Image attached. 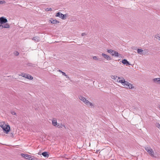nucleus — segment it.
I'll use <instances>...</instances> for the list:
<instances>
[{
  "mask_svg": "<svg viewBox=\"0 0 160 160\" xmlns=\"http://www.w3.org/2000/svg\"><path fill=\"white\" fill-rule=\"evenodd\" d=\"M0 126L6 133H8L10 130V127L9 125H5L3 122L0 123Z\"/></svg>",
  "mask_w": 160,
  "mask_h": 160,
  "instance_id": "1",
  "label": "nucleus"
},
{
  "mask_svg": "<svg viewBox=\"0 0 160 160\" xmlns=\"http://www.w3.org/2000/svg\"><path fill=\"white\" fill-rule=\"evenodd\" d=\"M21 156L25 159H29V160H36L38 159L34 156L27 154L22 153L21 154Z\"/></svg>",
  "mask_w": 160,
  "mask_h": 160,
  "instance_id": "2",
  "label": "nucleus"
},
{
  "mask_svg": "<svg viewBox=\"0 0 160 160\" xmlns=\"http://www.w3.org/2000/svg\"><path fill=\"white\" fill-rule=\"evenodd\" d=\"M55 16L57 17H58L62 19L65 20L67 19L66 17H67L68 15L67 14H63L60 12H58L56 14Z\"/></svg>",
  "mask_w": 160,
  "mask_h": 160,
  "instance_id": "3",
  "label": "nucleus"
},
{
  "mask_svg": "<svg viewBox=\"0 0 160 160\" xmlns=\"http://www.w3.org/2000/svg\"><path fill=\"white\" fill-rule=\"evenodd\" d=\"M145 149L150 156L152 157H154V152L153 150L150 147H146L145 148Z\"/></svg>",
  "mask_w": 160,
  "mask_h": 160,
  "instance_id": "4",
  "label": "nucleus"
},
{
  "mask_svg": "<svg viewBox=\"0 0 160 160\" xmlns=\"http://www.w3.org/2000/svg\"><path fill=\"white\" fill-rule=\"evenodd\" d=\"M8 21H0V23L2 24L0 25V27L8 28L9 27V25L7 23H5L7 22Z\"/></svg>",
  "mask_w": 160,
  "mask_h": 160,
  "instance_id": "5",
  "label": "nucleus"
},
{
  "mask_svg": "<svg viewBox=\"0 0 160 160\" xmlns=\"http://www.w3.org/2000/svg\"><path fill=\"white\" fill-rule=\"evenodd\" d=\"M122 78L121 80H119V82L121 83L123 86H127L129 83L128 82L126 81L123 77H122Z\"/></svg>",
  "mask_w": 160,
  "mask_h": 160,
  "instance_id": "6",
  "label": "nucleus"
},
{
  "mask_svg": "<svg viewBox=\"0 0 160 160\" xmlns=\"http://www.w3.org/2000/svg\"><path fill=\"white\" fill-rule=\"evenodd\" d=\"M102 55L107 60H111L112 59L108 55L102 53Z\"/></svg>",
  "mask_w": 160,
  "mask_h": 160,
  "instance_id": "7",
  "label": "nucleus"
},
{
  "mask_svg": "<svg viewBox=\"0 0 160 160\" xmlns=\"http://www.w3.org/2000/svg\"><path fill=\"white\" fill-rule=\"evenodd\" d=\"M112 55L116 57H118L120 55V54L118 52L113 50Z\"/></svg>",
  "mask_w": 160,
  "mask_h": 160,
  "instance_id": "8",
  "label": "nucleus"
},
{
  "mask_svg": "<svg viewBox=\"0 0 160 160\" xmlns=\"http://www.w3.org/2000/svg\"><path fill=\"white\" fill-rule=\"evenodd\" d=\"M81 100L83 102L86 104L87 102L88 101L85 98L81 96Z\"/></svg>",
  "mask_w": 160,
  "mask_h": 160,
  "instance_id": "9",
  "label": "nucleus"
},
{
  "mask_svg": "<svg viewBox=\"0 0 160 160\" xmlns=\"http://www.w3.org/2000/svg\"><path fill=\"white\" fill-rule=\"evenodd\" d=\"M122 62L124 64L130 65L129 62L126 59L122 60Z\"/></svg>",
  "mask_w": 160,
  "mask_h": 160,
  "instance_id": "10",
  "label": "nucleus"
},
{
  "mask_svg": "<svg viewBox=\"0 0 160 160\" xmlns=\"http://www.w3.org/2000/svg\"><path fill=\"white\" fill-rule=\"evenodd\" d=\"M160 80V78H154L152 80L154 82L157 83L158 84H159Z\"/></svg>",
  "mask_w": 160,
  "mask_h": 160,
  "instance_id": "11",
  "label": "nucleus"
},
{
  "mask_svg": "<svg viewBox=\"0 0 160 160\" xmlns=\"http://www.w3.org/2000/svg\"><path fill=\"white\" fill-rule=\"evenodd\" d=\"M32 40L35 42H39L40 41V38L38 37H35L32 38Z\"/></svg>",
  "mask_w": 160,
  "mask_h": 160,
  "instance_id": "12",
  "label": "nucleus"
},
{
  "mask_svg": "<svg viewBox=\"0 0 160 160\" xmlns=\"http://www.w3.org/2000/svg\"><path fill=\"white\" fill-rule=\"evenodd\" d=\"M52 124L53 126H57V125L58 124V123H57V120L55 119H54L52 120Z\"/></svg>",
  "mask_w": 160,
  "mask_h": 160,
  "instance_id": "13",
  "label": "nucleus"
},
{
  "mask_svg": "<svg viewBox=\"0 0 160 160\" xmlns=\"http://www.w3.org/2000/svg\"><path fill=\"white\" fill-rule=\"evenodd\" d=\"M42 155L45 158H48L49 156V154L47 152H44L42 153Z\"/></svg>",
  "mask_w": 160,
  "mask_h": 160,
  "instance_id": "14",
  "label": "nucleus"
},
{
  "mask_svg": "<svg viewBox=\"0 0 160 160\" xmlns=\"http://www.w3.org/2000/svg\"><path fill=\"white\" fill-rule=\"evenodd\" d=\"M58 71L61 73L62 74V75L65 76L67 78H68V79L69 78V77L68 76V75H67V74H66L64 72L62 71H61V70H58Z\"/></svg>",
  "mask_w": 160,
  "mask_h": 160,
  "instance_id": "15",
  "label": "nucleus"
},
{
  "mask_svg": "<svg viewBox=\"0 0 160 160\" xmlns=\"http://www.w3.org/2000/svg\"><path fill=\"white\" fill-rule=\"evenodd\" d=\"M111 78L112 79H114V80H116L118 78L119 79H121L122 77H118L117 76H115L112 75L111 76Z\"/></svg>",
  "mask_w": 160,
  "mask_h": 160,
  "instance_id": "16",
  "label": "nucleus"
},
{
  "mask_svg": "<svg viewBox=\"0 0 160 160\" xmlns=\"http://www.w3.org/2000/svg\"><path fill=\"white\" fill-rule=\"evenodd\" d=\"M127 86V88H128L132 89L134 88V87L130 83H129Z\"/></svg>",
  "mask_w": 160,
  "mask_h": 160,
  "instance_id": "17",
  "label": "nucleus"
},
{
  "mask_svg": "<svg viewBox=\"0 0 160 160\" xmlns=\"http://www.w3.org/2000/svg\"><path fill=\"white\" fill-rule=\"evenodd\" d=\"M29 80H32L33 78V77L29 74H27V77L26 78Z\"/></svg>",
  "mask_w": 160,
  "mask_h": 160,
  "instance_id": "18",
  "label": "nucleus"
},
{
  "mask_svg": "<svg viewBox=\"0 0 160 160\" xmlns=\"http://www.w3.org/2000/svg\"><path fill=\"white\" fill-rule=\"evenodd\" d=\"M143 51L141 49H138L137 50L138 53L140 55L142 54Z\"/></svg>",
  "mask_w": 160,
  "mask_h": 160,
  "instance_id": "19",
  "label": "nucleus"
},
{
  "mask_svg": "<svg viewBox=\"0 0 160 160\" xmlns=\"http://www.w3.org/2000/svg\"><path fill=\"white\" fill-rule=\"evenodd\" d=\"M155 38L160 40V34H157L155 36Z\"/></svg>",
  "mask_w": 160,
  "mask_h": 160,
  "instance_id": "20",
  "label": "nucleus"
},
{
  "mask_svg": "<svg viewBox=\"0 0 160 160\" xmlns=\"http://www.w3.org/2000/svg\"><path fill=\"white\" fill-rule=\"evenodd\" d=\"M63 125L62 123H58L56 127L59 128H62L63 127Z\"/></svg>",
  "mask_w": 160,
  "mask_h": 160,
  "instance_id": "21",
  "label": "nucleus"
},
{
  "mask_svg": "<svg viewBox=\"0 0 160 160\" xmlns=\"http://www.w3.org/2000/svg\"><path fill=\"white\" fill-rule=\"evenodd\" d=\"M86 104L88 105V106H91V107H92L93 106V104L89 101L87 102Z\"/></svg>",
  "mask_w": 160,
  "mask_h": 160,
  "instance_id": "22",
  "label": "nucleus"
},
{
  "mask_svg": "<svg viewBox=\"0 0 160 160\" xmlns=\"http://www.w3.org/2000/svg\"><path fill=\"white\" fill-rule=\"evenodd\" d=\"M50 22L53 24H57L59 23V21H49Z\"/></svg>",
  "mask_w": 160,
  "mask_h": 160,
  "instance_id": "23",
  "label": "nucleus"
},
{
  "mask_svg": "<svg viewBox=\"0 0 160 160\" xmlns=\"http://www.w3.org/2000/svg\"><path fill=\"white\" fill-rule=\"evenodd\" d=\"M93 59L96 61L99 60V58L97 56H94L92 57Z\"/></svg>",
  "mask_w": 160,
  "mask_h": 160,
  "instance_id": "24",
  "label": "nucleus"
},
{
  "mask_svg": "<svg viewBox=\"0 0 160 160\" xmlns=\"http://www.w3.org/2000/svg\"><path fill=\"white\" fill-rule=\"evenodd\" d=\"M88 35V33H86V32L82 33L81 34V36L82 37H84V38H85L86 37H87V35Z\"/></svg>",
  "mask_w": 160,
  "mask_h": 160,
  "instance_id": "25",
  "label": "nucleus"
},
{
  "mask_svg": "<svg viewBox=\"0 0 160 160\" xmlns=\"http://www.w3.org/2000/svg\"><path fill=\"white\" fill-rule=\"evenodd\" d=\"M14 54L15 56H17L19 55V53L18 51H16L14 52Z\"/></svg>",
  "mask_w": 160,
  "mask_h": 160,
  "instance_id": "26",
  "label": "nucleus"
},
{
  "mask_svg": "<svg viewBox=\"0 0 160 160\" xmlns=\"http://www.w3.org/2000/svg\"><path fill=\"white\" fill-rule=\"evenodd\" d=\"M113 51V50H112V49H109L107 50V52L108 53H110L112 54V52Z\"/></svg>",
  "mask_w": 160,
  "mask_h": 160,
  "instance_id": "27",
  "label": "nucleus"
},
{
  "mask_svg": "<svg viewBox=\"0 0 160 160\" xmlns=\"http://www.w3.org/2000/svg\"><path fill=\"white\" fill-rule=\"evenodd\" d=\"M156 127L160 129V124L158 123H157L156 124Z\"/></svg>",
  "mask_w": 160,
  "mask_h": 160,
  "instance_id": "28",
  "label": "nucleus"
},
{
  "mask_svg": "<svg viewBox=\"0 0 160 160\" xmlns=\"http://www.w3.org/2000/svg\"><path fill=\"white\" fill-rule=\"evenodd\" d=\"M0 20H7V19H6L4 17H2L0 18Z\"/></svg>",
  "mask_w": 160,
  "mask_h": 160,
  "instance_id": "29",
  "label": "nucleus"
},
{
  "mask_svg": "<svg viewBox=\"0 0 160 160\" xmlns=\"http://www.w3.org/2000/svg\"><path fill=\"white\" fill-rule=\"evenodd\" d=\"M11 113L12 115H16V113L14 111H12L11 112Z\"/></svg>",
  "mask_w": 160,
  "mask_h": 160,
  "instance_id": "30",
  "label": "nucleus"
},
{
  "mask_svg": "<svg viewBox=\"0 0 160 160\" xmlns=\"http://www.w3.org/2000/svg\"><path fill=\"white\" fill-rule=\"evenodd\" d=\"M5 2V1H0V4H2L3 3H4Z\"/></svg>",
  "mask_w": 160,
  "mask_h": 160,
  "instance_id": "31",
  "label": "nucleus"
},
{
  "mask_svg": "<svg viewBox=\"0 0 160 160\" xmlns=\"http://www.w3.org/2000/svg\"><path fill=\"white\" fill-rule=\"evenodd\" d=\"M25 73H21V75H20L19 76H22V77H23V76H24L25 75Z\"/></svg>",
  "mask_w": 160,
  "mask_h": 160,
  "instance_id": "32",
  "label": "nucleus"
},
{
  "mask_svg": "<svg viewBox=\"0 0 160 160\" xmlns=\"http://www.w3.org/2000/svg\"><path fill=\"white\" fill-rule=\"evenodd\" d=\"M27 74L25 73V75L24 76H23V77L25 78H26V77H27Z\"/></svg>",
  "mask_w": 160,
  "mask_h": 160,
  "instance_id": "33",
  "label": "nucleus"
},
{
  "mask_svg": "<svg viewBox=\"0 0 160 160\" xmlns=\"http://www.w3.org/2000/svg\"><path fill=\"white\" fill-rule=\"evenodd\" d=\"M121 79H119L118 78H117V79H116V80H117V82H119V80H121Z\"/></svg>",
  "mask_w": 160,
  "mask_h": 160,
  "instance_id": "34",
  "label": "nucleus"
},
{
  "mask_svg": "<svg viewBox=\"0 0 160 160\" xmlns=\"http://www.w3.org/2000/svg\"><path fill=\"white\" fill-rule=\"evenodd\" d=\"M46 11H49V8H47L45 9Z\"/></svg>",
  "mask_w": 160,
  "mask_h": 160,
  "instance_id": "35",
  "label": "nucleus"
},
{
  "mask_svg": "<svg viewBox=\"0 0 160 160\" xmlns=\"http://www.w3.org/2000/svg\"><path fill=\"white\" fill-rule=\"evenodd\" d=\"M52 8H49V11H52Z\"/></svg>",
  "mask_w": 160,
  "mask_h": 160,
  "instance_id": "36",
  "label": "nucleus"
},
{
  "mask_svg": "<svg viewBox=\"0 0 160 160\" xmlns=\"http://www.w3.org/2000/svg\"><path fill=\"white\" fill-rule=\"evenodd\" d=\"M63 127H64V128L66 129V128L65 126V125H63Z\"/></svg>",
  "mask_w": 160,
  "mask_h": 160,
  "instance_id": "37",
  "label": "nucleus"
},
{
  "mask_svg": "<svg viewBox=\"0 0 160 160\" xmlns=\"http://www.w3.org/2000/svg\"><path fill=\"white\" fill-rule=\"evenodd\" d=\"M1 28L0 27V29Z\"/></svg>",
  "mask_w": 160,
  "mask_h": 160,
  "instance_id": "38",
  "label": "nucleus"
}]
</instances>
